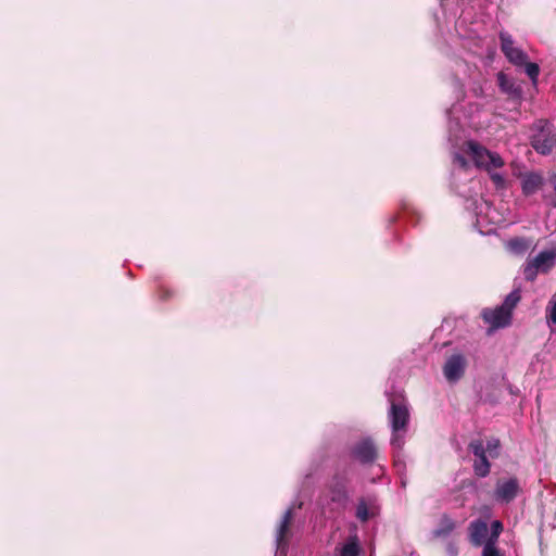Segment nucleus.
<instances>
[{"mask_svg": "<svg viewBox=\"0 0 556 556\" xmlns=\"http://www.w3.org/2000/svg\"><path fill=\"white\" fill-rule=\"evenodd\" d=\"M501 49L505 56L516 66L526 64L528 55L520 48L514 46L511 36L507 33L500 34Z\"/></svg>", "mask_w": 556, "mask_h": 556, "instance_id": "nucleus-9", "label": "nucleus"}, {"mask_svg": "<svg viewBox=\"0 0 556 556\" xmlns=\"http://www.w3.org/2000/svg\"><path fill=\"white\" fill-rule=\"evenodd\" d=\"M497 83L501 90L515 99L521 97V89L503 72L497 74Z\"/></svg>", "mask_w": 556, "mask_h": 556, "instance_id": "nucleus-16", "label": "nucleus"}, {"mask_svg": "<svg viewBox=\"0 0 556 556\" xmlns=\"http://www.w3.org/2000/svg\"><path fill=\"white\" fill-rule=\"evenodd\" d=\"M488 525L482 520L471 522L469 527L470 540L475 545H481L488 535Z\"/></svg>", "mask_w": 556, "mask_h": 556, "instance_id": "nucleus-15", "label": "nucleus"}, {"mask_svg": "<svg viewBox=\"0 0 556 556\" xmlns=\"http://www.w3.org/2000/svg\"><path fill=\"white\" fill-rule=\"evenodd\" d=\"M450 553H451V554H453V555H455V554H456V551L454 549V547H453V546H450Z\"/></svg>", "mask_w": 556, "mask_h": 556, "instance_id": "nucleus-25", "label": "nucleus"}, {"mask_svg": "<svg viewBox=\"0 0 556 556\" xmlns=\"http://www.w3.org/2000/svg\"><path fill=\"white\" fill-rule=\"evenodd\" d=\"M352 455L358 462L368 464L376 458V447L370 439H364L353 447Z\"/></svg>", "mask_w": 556, "mask_h": 556, "instance_id": "nucleus-12", "label": "nucleus"}, {"mask_svg": "<svg viewBox=\"0 0 556 556\" xmlns=\"http://www.w3.org/2000/svg\"><path fill=\"white\" fill-rule=\"evenodd\" d=\"M455 529V522L447 516H443L440 520V525L435 530V535L445 536Z\"/></svg>", "mask_w": 556, "mask_h": 556, "instance_id": "nucleus-18", "label": "nucleus"}, {"mask_svg": "<svg viewBox=\"0 0 556 556\" xmlns=\"http://www.w3.org/2000/svg\"><path fill=\"white\" fill-rule=\"evenodd\" d=\"M389 421L392 429L391 444L395 448H401L409 421V410L404 401L391 402Z\"/></svg>", "mask_w": 556, "mask_h": 556, "instance_id": "nucleus-3", "label": "nucleus"}, {"mask_svg": "<svg viewBox=\"0 0 556 556\" xmlns=\"http://www.w3.org/2000/svg\"><path fill=\"white\" fill-rule=\"evenodd\" d=\"M470 162L480 169L489 173L490 178L496 189L506 188V178L495 169L504 166V160L496 153L488 150L477 141L468 140L464 142L453 154V165L456 168L467 170Z\"/></svg>", "mask_w": 556, "mask_h": 556, "instance_id": "nucleus-1", "label": "nucleus"}, {"mask_svg": "<svg viewBox=\"0 0 556 556\" xmlns=\"http://www.w3.org/2000/svg\"><path fill=\"white\" fill-rule=\"evenodd\" d=\"M546 312L548 320H551L553 324H556V294L549 301Z\"/></svg>", "mask_w": 556, "mask_h": 556, "instance_id": "nucleus-23", "label": "nucleus"}, {"mask_svg": "<svg viewBox=\"0 0 556 556\" xmlns=\"http://www.w3.org/2000/svg\"><path fill=\"white\" fill-rule=\"evenodd\" d=\"M520 492V484L517 478H504L496 482L493 497L496 502L508 504L514 501Z\"/></svg>", "mask_w": 556, "mask_h": 556, "instance_id": "nucleus-8", "label": "nucleus"}, {"mask_svg": "<svg viewBox=\"0 0 556 556\" xmlns=\"http://www.w3.org/2000/svg\"><path fill=\"white\" fill-rule=\"evenodd\" d=\"M378 506L376 504V501L372 498H361L356 506V518L362 521L366 522L370 518H374L378 514Z\"/></svg>", "mask_w": 556, "mask_h": 556, "instance_id": "nucleus-14", "label": "nucleus"}, {"mask_svg": "<svg viewBox=\"0 0 556 556\" xmlns=\"http://www.w3.org/2000/svg\"><path fill=\"white\" fill-rule=\"evenodd\" d=\"M556 264V248L544 250L523 265V277L533 281L540 273H548Z\"/></svg>", "mask_w": 556, "mask_h": 556, "instance_id": "nucleus-6", "label": "nucleus"}, {"mask_svg": "<svg viewBox=\"0 0 556 556\" xmlns=\"http://www.w3.org/2000/svg\"><path fill=\"white\" fill-rule=\"evenodd\" d=\"M532 241L523 237H515L506 242V248L514 254L521 255L528 251Z\"/></svg>", "mask_w": 556, "mask_h": 556, "instance_id": "nucleus-17", "label": "nucleus"}, {"mask_svg": "<svg viewBox=\"0 0 556 556\" xmlns=\"http://www.w3.org/2000/svg\"><path fill=\"white\" fill-rule=\"evenodd\" d=\"M502 529H503V526H502V523L500 521H494L492 523V531H493V536H494L495 540L500 535Z\"/></svg>", "mask_w": 556, "mask_h": 556, "instance_id": "nucleus-24", "label": "nucleus"}, {"mask_svg": "<svg viewBox=\"0 0 556 556\" xmlns=\"http://www.w3.org/2000/svg\"><path fill=\"white\" fill-rule=\"evenodd\" d=\"M520 301V291L513 290L504 300L503 304L494 309H484L482 317L493 328H501L509 325L511 312Z\"/></svg>", "mask_w": 556, "mask_h": 556, "instance_id": "nucleus-4", "label": "nucleus"}, {"mask_svg": "<svg viewBox=\"0 0 556 556\" xmlns=\"http://www.w3.org/2000/svg\"><path fill=\"white\" fill-rule=\"evenodd\" d=\"M532 147L541 154H551L556 150V132L549 122L541 119L535 124Z\"/></svg>", "mask_w": 556, "mask_h": 556, "instance_id": "nucleus-7", "label": "nucleus"}, {"mask_svg": "<svg viewBox=\"0 0 556 556\" xmlns=\"http://www.w3.org/2000/svg\"><path fill=\"white\" fill-rule=\"evenodd\" d=\"M548 182L553 187L554 193L553 194L544 193L543 198L547 204L556 207V173H553L549 175Z\"/></svg>", "mask_w": 556, "mask_h": 556, "instance_id": "nucleus-21", "label": "nucleus"}, {"mask_svg": "<svg viewBox=\"0 0 556 556\" xmlns=\"http://www.w3.org/2000/svg\"><path fill=\"white\" fill-rule=\"evenodd\" d=\"M482 556H503L500 551L495 547L492 539H490L482 551Z\"/></svg>", "mask_w": 556, "mask_h": 556, "instance_id": "nucleus-22", "label": "nucleus"}, {"mask_svg": "<svg viewBox=\"0 0 556 556\" xmlns=\"http://www.w3.org/2000/svg\"><path fill=\"white\" fill-rule=\"evenodd\" d=\"M500 440L491 438L484 444L482 440H475L469 444V450L475 455L473 470L481 478L490 473L489 458H496L500 455Z\"/></svg>", "mask_w": 556, "mask_h": 556, "instance_id": "nucleus-2", "label": "nucleus"}, {"mask_svg": "<svg viewBox=\"0 0 556 556\" xmlns=\"http://www.w3.org/2000/svg\"><path fill=\"white\" fill-rule=\"evenodd\" d=\"M292 519V509L289 508L285 513L282 520L278 527L277 535H276V543H277V556H286L287 551V532L289 525Z\"/></svg>", "mask_w": 556, "mask_h": 556, "instance_id": "nucleus-13", "label": "nucleus"}, {"mask_svg": "<svg viewBox=\"0 0 556 556\" xmlns=\"http://www.w3.org/2000/svg\"><path fill=\"white\" fill-rule=\"evenodd\" d=\"M359 546L357 539L351 538L342 547L340 556H358Z\"/></svg>", "mask_w": 556, "mask_h": 556, "instance_id": "nucleus-19", "label": "nucleus"}, {"mask_svg": "<svg viewBox=\"0 0 556 556\" xmlns=\"http://www.w3.org/2000/svg\"><path fill=\"white\" fill-rule=\"evenodd\" d=\"M521 190L526 197H530L542 189L544 185V178L542 174L538 172H527L519 176Z\"/></svg>", "mask_w": 556, "mask_h": 556, "instance_id": "nucleus-11", "label": "nucleus"}, {"mask_svg": "<svg viewBox=\"0 0 556 556\" xmlns=\"http://www.w3.org/2000/svg\"><path fill=\"white\" fill-rule=\"evenodd\" d=\"M465 368V357L462 354H453L443 366V375L448 382L454 383L463 377Z\"/></svg>", "mask_w": 556, "mask_h": 556, "instance_id": "nucleus-10", "label": "nucleus"}, {"mask_svg": "<svg viewBox=\"0 0 556 556\" xmlns=\"http://www.w3.org/2000/svg\"><path fill=\"white\" fill-rule=\"evenodd\" d=\"M526 74L530 77L533 84H536L540 74V67L536 63L527 62L523 64Z\"/></svg>", "mask_w": 556, "mask_h": 556, "instance_id": "nucleus-20", "label": "nucleus"}, {"mask_svg": "<svg viewBox=\"0 0 556 556\" xmlns=\"http://www.w3.org/2000/svg\"><path fill=\"white\" fill-rule=\"evenodd\" d=\"M346 483L348 481L344 476H333L323 497L324 507L330 511H340L345 507L349 500Z\"/></svg>", "mask_w": 556, "mask_h": 556, "instance_id": "nucleus-5", "label": "nucleus"}]
</instances>
